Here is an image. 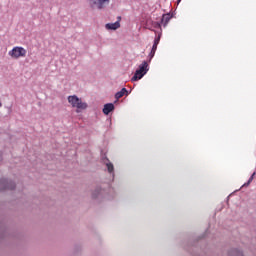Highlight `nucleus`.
Wrapping results in <instances>:
<instances>
[{
  "instance_id": "f257e3e1",
  "label": "nucleus",
  "mask_w": 256,
  "mask_h": 256,
  "mask_svg": "<svg viewBox=\"0 0 256 256\" xmlns=\"http://www.w3.org/2000/svg\"><path fill=\"white\" fill-rule=\"evenodd\" d=\"M68 103H70V105L72 107L77 109V113H79V111H83V110L87 109V107H88L87 103L83 102L76 95L69 96L68 97Z\"/></svg>"
},
{
  "instance_id": "f03ea898",
  "label": "nucleus",
  "mask_w": 256,
  "mask_h": 256,
  "mask_svg": "<svg viewBox=\"0 0 256 256\" xmlns=\"http://www.w3.org/2000/svg\"><path fill=\"white\" fill-rule=\"evenodd\" d=\"M147 71H149V64L147 61H144L136 70L134 76L132 77V81H139L140 79H143L145 75H147Z\"/></svg>"
},
{
  "instance_id": "7ed1b4c3",
  "label": "nucleus",
  "mask_w": 256,
  "mask_h": 256,
  "mask_svg": "<svg viewBox=\"0 0 256 256\" xmlns=\"http://www.w3.org/2000/svg\"><path fill=\"white\" fill-rule=\"evenodd\" d=\"M8 55L12 59H21V57H26L27 50L21 46H16L8 52Z\"/></svg>"
},
{
  "instance_id": "20e7f679",
  "label": "nucleus",
  "mask_w": 256,
  "mask_h": 256,
  "mask_svg": "<svg viewBox=\"0 0 256 256\" xmlns=\"http://www.w3.org/2000/svg\"><path fill=\"white\" fill-rule=\"evenodd\" d=\"M111 0H89V5L92 9H105Z\"/></svg>"
},
{
  "instance_id": "39448f33",
  "label": "nucleus",
  "mask_w": 256,
  "mask_h": 256,
  "mask_svg": "<svg viewBox=\"0 0 256 256\" xmlns=\"http://www.w3.org/2000/svg\"><path fill=\"white\" fill-rule=\"evenodd\" d=\"M7 189H10V191H13V189H15V183L9 182L6 179H1L0 191H7Z\"/></svg>"
},
{
  "instance_id": "423d86ee",
  "label": "nucleus",
  "mask_w": 256,
  "mask_h": 256,
  "mask_svg": "<svg viewBox=\"0 0 256 256\" xmlns=\"http://www.w3.org/2000/svg\"><path fill=\"white\" fill-rule=\"evenodd\" d=\"M121 27V16L117 17V21L114 23H107L105 29L108 31H117Z\"/></svg>"
},
{
  "instance_id": "0eeeda50",
  "label": "nucleus",
  "mask_w": 256,
  "mask_h": 256,
  "mask_svg": "<svg viewBox=\"0 0 256 256\" xmlns=\"http://www.w3.org/2000/svg\"><path fill=\"white\" fill-rule=\"evenodd\" d=\"M159 41H161V36H157L154 40V44L149 54L150 59H153V57H155V53L157 51V46L159 45Z\"/></svg>"
},
{
  "instance_id": "6e6552de",
  "label": "nucleus",
  "mask_w": 256,
  "mask_h": 256,
  "mask_svg": "<svg viewBox=\"0 0 256 256\" xmlns=\"http://www.w3.org/2000/svg\"><path fill=\"white\" fill-rule=\"evenodd\" d=\"M113 109H115V105H113V103L105 104L103 108L104 115H109Z\"/></svg>"
},
{
  "instance_id": "1a4fd4ad",
  "label": "nucleus",
  "mask_w": 256,
  "mask_h": 256,
  "mask_svg": "<svg viewBox=\"0 0 256 256\" xmlns=\"http://www.w3.org/2000/svg\"><path fill=\"white\" fill-rule=\"evenodd\" d=\"M169 21H171V14H164L161 19V25H163V27H167Z\"/></svg>"
},
{
  "instance_id": "9d476101",
  "label": "nucleus",
  "mask_w": 256,
  "mask_h": 256,
  "mask_svg": "<svg viewBox=\"0 0 256 256\" xmlns=\"http://www.w3.org/2000/svg\"><path fill=\"white\" fill-rule=\"evenodd\" d=\"M125 94H127V88H122L121 91L115 94L116 99H121Z\"/></svg>"
},
{
  "instance_id": "9b49d317",
  "label": "nucleus",
  "mask_w": 256,
  "mask_h": 256,
  "mask_svg": "<svg viewBox=\"0 0 256 256\" xmlns=\"http://www.w3.org/2000/svg\"><path fill=\"white\" fill-rule=\"evenodd\" d=\"M254 177H255V172L251 175V177L249 178L248 182L244 184V187H247V186L251 185Z\"/></svg>"
},
{
  "instance_id": "f8f14e48",
  "label": "nucleus",
  "mask_w": 256,
  "mask_h": 256,
  "mask_svg": "<svg viewBox=\"0 0 256 256\" xmlns=\"http://www.w3.org/2000/svg\"><path fill=\"white\" fill-rule=\"evenodd\" d=\"M106 167H107V169H108V171H109L110 173H113L114 167H113V164H112V163L106 164Z\"/></svg>"
},
{
  "instance_id": "ddd939ff",
  "label": "nucleus",
  "mask_w": 256,
  "mask_h": 256,
  "mask_svg": "<svg viewBox=\"0 0 256 256\" xmlns=\"http://www.w3.org/2000/svg\"><path fill=\"white\" fill-rule=\"evenodd\" d=\"M232 253L236 256H243V252L239 251V250H233Z\"/></svg>"
},
{
  "instance_id": "4468645a",
  "label": "nucleus",
  "mask_w": 256,
  "mask_h": 256,
  "mask_svg": "<svg viewBox=\"0 0 256 256\" xmlns=\"http://www.w3.org/2000/svg\"><path fill=\"white\" fill-rule=\"evenodd\" d=\"M178 3H181V0H178Z\"/></svg>"
}]
</instances>
